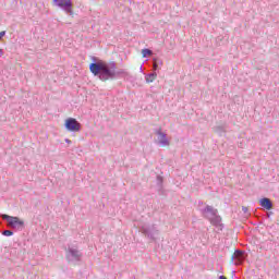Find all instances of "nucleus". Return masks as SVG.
I'll use <instances>...</instances> for the list:
<instances>
[{"instance_id":"obj_15","label":"nucleus","mask_w":279,"mask_h":279,"mask_svg":"<svg viewBox=\"0 0 279 279\" xmlns=\"http://www.w3.org/2000/svg\"><path fill=\"white\" fill-rule=\"evenodd\" d=\"M14 234V231L12 230H4L2 231L3 236H12Z\"/></svg>"},{"instance_id":"obj_5","label":"nucleus","mask_w":279,"mask_h":279,"mask_svg":"<svg viewBox=\"0 0 279 279\" xmlns=\"http://www.w3.org/2000/svg\"><path fill=\"white\" fill-rule=\"evenodd\" d=\"M64 125L68 132H80L82 130V124L75 118L66 119Z\"/></svg>"},{"instance_id":"obj_1","label":"nucleus","mask_w":279,"mask_h":279,"mask_svg":"<svg viewBox=\"0 0 279 279\" xmlns=\"http://www.w3.org/2000/svg\"><path fill=\"white\" fill-rule=\"evenodd\" d=\"M114 69H117V62L95 61L89 64V71L98 77L101 82H108L114 80Z\"/></svg>"},{"instance_id":"obj_9","label":"nucleus","mask_w":279,"mask_h":279,"mask_svg":"<svg viewBox=\"0 0 279 279\" xmlns=\"http://www.w3.org/2000/svg\"><path fill=\"white\" fill-rule=\"evenodd\" d=\"M219 211L214 208L213 206L207 205L204 209H202V215L205 219H211L217 215Z\"/></svg>"},{"instance_id":"obj_23","label":"nucleus","mask_w":279,"mask_h":279,"mask_svg":"<svg viewBox=\"0 0 279 279\" xmlns=\"http://www.w3.org/2000/svg\"><path fill=\"white\" fill-rule=\"evenodd\" d=\"M219 279H228V278H226V276L221 275V276L219 277Z\"/></svg>"},{"instance_id":"obj_21","label":"nucleus","mask_w":279,"mask_h":279,"mask_svg":"<svg viewBox=\"0 0 279 279\" xmlns=\"http://www.w3.org/2000/svg\"><path fill=\"white\" fill-rule=\"evenodd\" d=\"M65 143H68L69 145H71V140L65 138Z\"/></svg>"},{"instance_id":"obj_4","label":"nucleus","mask_w":279,"mask_h":279,"mask_svg":"<svg viewBox=\"0 0 279 279\" xmlns=\"http://www.w3.org/2000/svg\"><path fill=\"white\" fill-rule=\"evenodd\" d=\"M52 3L68 13L69 16H73V0H52Z\"/></svg>"},{"instance_id":"obj_10","label":"nucleus","mask_w":279,"mask_h":279,"mask_svg":"<svg viewBox=\"0 0 279 279\" xmlns=\"http://www.w3.org/2000/svg\"><path fill=\"white\" fill-rule=\"evenodd\" d=\"M211 226H215L216 228H220V230H223V223H221V216L215 215L209 219Z\"/></svg>"},{"instance_id":"obj_14","label":"nucleus","mask_w":279,"mask_h":279,"mask_svg":"<svg viewBox=\"0 0 279 279\" xmlns=\"http://www.w3.org/2000/svg\"><path fill=\"white\" fill-rule=\"evenodd\" d=\"M153 53L154 52L147 48L142 50L143 58H147V56H151Z\"/></svg>"},{"instance_id":"obj_6","label":"nucleus","mask_w":279,"mask_h":279,"mask_svg":"<svg viewBox=\"0 0 279 279\" xmlns=\"http://www.w3.org/2000/svg\"><path fill=\"white\" fill-rule=\"evenodd\" d=\"M245 258H247V255L244 251L235 250V252L231 256V263H233L234 265H243Z\"/></svg>"},{"instance_id":"obj_13","label":"nucleus","mask_w":279,"mask_h":279,"mask_svg":"<svg viewBox=\"0 0 279 279\" xmlns=\"http://www.w3.org/2000/svg\"><path fill=\"white\" fill-rule=\"evenodd\" d=\"M114 80H117L118 77H121V75H128V72L123 69L117 70L114 69Z\"/></svg>"},{"instance_id":"obj_7","label":"nucleus","mask_w":279,"mask_h":279,"mask_svg":"<svg viewBox=\"0 0 279 279\" xmlns=\"http://www.w3.org/2000/svg\"><path fill=\"white\" fill-rule=\"evenodd\" d=\"M66 258L69 262L75 260L76 263H80V260H82V252L76 248L69 247Z\"/></svg>"},{"instance_id":"obj_24","label":"nucleus","mask_w":279,"mask_h":279,"mask_svg":"<svg viewBox=\"0 0 279 279\" xmlns=\"http://www.w3.org/2000/svg\"><path fill=\"white\" fill-rule=\"evenodd\" d=\"M217 130H221V126H218Z\"/></svg>"},{"instance_id":"obj_8","label":"nucleus","mask_w":279,"mask_h":279,"mask_svg":"<svg viewBox=\"0 0 279 279\" xmlns=\"http://www.w3.org/2000/svg\"><path fill=\"white\" fill-rule=\"evenodd\" d=\"M155 134L157 135L158 144L161 145V147H169L170 142L167 138V134L162 132V129L156 130Z\"/></svg>"},{"instance_id":"obj_11","label":"nucleus","mask_w":279,"mask_h":279,"mask_svg":"<svg viewBox=\"0 0 279 279\" xmlns=\"http://www.w3.org/2000/svg\"><path fill=\"white\" fill-rule=\"evenodd\" d=\"M259 204L262 208H265L266 210H271L274 208V203H271V199L264 197L259 201Z\"/></svg>"},{"instance_id":"obj_22","label":"nucleus","mask_w":279,"mask_h":279,"mask_svg":"<svg viewBox=\"0 0 279 279\" xmlns=\"http://www.w3.org/2000/svg\"><path fill=\"white\" fill-rule=\"evenodd\" d=\"M3 56V49L0 48V58Z\"/></svg>"},{"instance_id":"obj_16","label":"nucleus","mask_w":279,"mask_h":279,"mask_svg":"<svg viewBox=\"0 0 279 279\" xmlns=\"http://www.w3.org/2000/svg\"><path fill=\"white\" fill-rule=\"evenodd\" d=\"M162 182H163L162 177L157 175V185L159 186V189H162Z\"/></svg>"},{"instance_id":"obj_2","label":"nucleus","mask_w":279,"mask_h":279,"mask_svg":"<svg viewBox=\"0 0 279 279\" xmlns=\"http://www.w3.org/2000/svg\"><path fill=\"white\" fill-rule=\"evenodd\" d=\"M0 217L7 221L8 228H12L13 230H23V228H25V221L19 217L10 216L8 214H2Z\"/></svg>"},{"instance_id":"obj_18","label":"nucleus","mask_w":279,"mask_h":279,"mask_svg":"<svg viewBox=\"0 0 279 279\" xmlns=\"http://www.w3.org/2000/svg\"><path fill=\"white\" fill-rule=\"evenodd\" d=\"M153 62H155L159 66H162V60H160V59H153Z\"/></svg>"},{"instance_id":"obj_20","label":"nucleus","mask_w":279,"mask_h":279,"mask_svg":"<svg viewBox=\"0 0 279 279\" xmlns=\"http://www.w3.org/2000/svg\"><path fill=\"white\" fill-rule=\"evenodd\" d=\"M242 210H243V213H244L245 215H247V211H248L247 207L243 206V207H242Z\"/></svg>"},{"instance_id":"obj_17","label":"nucleus","mask_w":279,"mask_h":279,"mask_svg":"<svg viewBox=\"0 0 279 279\" xmlns=\"http://www.w3.org/2000/svg\"><path fill=\"white\" fill-rule=\"evenodd\" d=\"M159 70H160V65L153 61V71H154V73H156V71H159Z\"/></svg>"},{"instance_id":"obj_3","label":"nucleus","mask_w":279,"mask_h":279,"mask_svg":"<svg viewBox=\"0 0 279 279\" xmlns=\"http://www.w3.org/2000/svg\"><path fill=\"white\" fill-rule=\"evenodd\" d=\"M140 231L150 241H156V239H158V234H160L156 225H144L140 228Z\"/></svg>"},{"instance_id":"obj_12","label":"nucleus","mask_w":279,"mask_h":279,"mask_svg":"<svg viewBox=\"0 0 279 279\" xmlns=\"http://www.w3.org/2000/svg\"><path fill=\"white\" fill-rule=\"evenodd\" d=\"M158 77V74L156 72L149 73L145 76V81L147 84H151Z\"/></svg>"},{"instance_id":"obj_19","label":"nucleus","mask_w":279,"mask_h":279,"mask_svg":"<svg viewBox=\"0 0 279 279\" xmlns=\"http://www.w3.org/2000/svg\"><path fill=\"white\" fill-rule=\"evenodd\" d=\"M5 36V31L0 32V40Z\"/></svg>"}]
</instances>
